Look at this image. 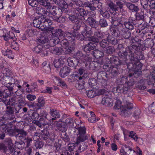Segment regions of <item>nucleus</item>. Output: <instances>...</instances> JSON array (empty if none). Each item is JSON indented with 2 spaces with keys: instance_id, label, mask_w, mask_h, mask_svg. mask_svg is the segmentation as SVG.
<instances>
[{
  "instance_id": "49",
  "label": "nucleus",
  "mask_w": 155,
  "mask_h": 155,
  "mask_svg": "<svg viewBox=\"0 0 155 155\" xmlns=\"http://www.w3.org/2000/svg\"><path fill=\"white\" fill-rule=\"evenodd\" d=\"M108 5L111 10L115 11V13L117 14L116 12L118 11V7L115 4L112 2H110L108 4Z\"/></svg>"
},
{
  "instance_id": "54",
  "label": "nucleus",
  "mask_w": 155,
  "mask_h": 155,
  "mask_svg": "<svg viewBox=\"0 0 155 155\" xmlns=\"http://www.w3.org/2000/svg\"><path fill=\"white\" fill-rule=\"evenodd\" d=\"M95 32L94 33V35L95 37L97 38L99 41L100 40L104 38V35L102 33L100 32L97 30H95Z\"/></svg>"
},
{
  "instance_id": "48",
  "label": "nucleus",
  "mask_w": 155,
  "mask_h": 155,
  "mask_svg": "<svg viewBox=\"0 0 155 155\" xmlns=\"http://www.w3.org/2000/svg\"><path fill=\"white\" fill-rule=\"evenodd\" d=\"M150 0H140L141 5L145 10L149 9L148 5Z\"/></svg>"
},
{
  "instance_id": "25",
  "label": "nucleus",
  "mask_w": 155,
  "mask_h": 155,
  "mask_svg": "<svg viewBox=\"0 0 155 155\" xmlns=\"http://www.w3.org/2000/svg\"><path fill=\"white\" fill-rule=\"evenodd\" d=\"M84 5V7L89 8L90 10L96 9V7L94 6V0L85 2Z\"/></svg>"
},
{
  "instance_id": "26",
  "label": "nucleus",
  "mask_w": 155,
  "mask_h": 155,
  "mask_svg": "<svg viewBox=\"0 0 155 155\" xmlns=\"http://www.w3.org/2000/svg\"><path fill=\"white\" fill-rule=\"evenodd\" d=\"M120 34L124 39H128L131 36L130 32L126 29L123 28L120 32Z\"/></svg>"
},
{
  "instance_id": "55",
  "label": "nucleus",
  "mask_w": 155,
  "mask_h": 155,
  "mask_svg": "<svg viewBox=\"0 0 155 155\" xmlns=\"http://www.w3.org/2000/svg\"><path fill=\"white\" fill-rule=\"evenodd\" d=\"M144 14L143 11L136 14V18L138 20H143L144 18Z\"/></svg>"
},
{
  "instance_id": "52",
  "label": "nucleus",
  "mask_w": 155,
  "mask_h": 155,
  "mask_svg": "<svg viewBox=\"0 0 155 155\" xmlns=\"http://www.w3.org/2000/svg\"><path fill=\"white\" fill-rule=\"evenodd\" d=\"M126 148H128V151H127V152H126L123 149L121 150H120V153L121 155H127V152L128 153L129 151H130V152H132V153H135V151L134 150H132V149L130 147H126ZM128 155H130V153H129Z\"/></svg>"
},
{
  "instance_id": "22",
  "label": "nucleus",
  "mask_w": 155,
  "mask_h": 155,
  "mask_svg": "<svg viewBox=\"0 0 155 155\" xmlns=\"http://www.w3.org/2000/svg\"><path fill=\"white\" fill-rule=\"evenodd\" d=\"M125 5L126 7L132 12H137L139 11L138 6L130 2H126Z\"/></svg>"
},
{
  "instance_id": "27",
  "label": "nucleus",
  "mask_w": 155,
  "mask_h": 155,
  "mask_svg": "<svg viewBox=\"0 0 155 155\" xmlns=\"http://www.w3.org/2000/svg\"><path fill=\"white\" fill-rule=\"evenodd\" d=\"M86 22L88 25L93 28H95L97 25V22L96 20L91 17H88Z\"/></svg>"
},
{
  "instance_id": "3",
  "label": "nucleus",
  "mask_w": 155,
  "mask_h": 155,
  "mask_svg": "<svg viewBox=\"0 0 155 155\" xmlns=\"http://www.w3.org/2000/svg\"><path fill=\"white\" fill-rule=\"evenodd\" d=\"M64 35V32L60 29H56L52 31V38L50 41V46H53L61 42V41H63Z\"/></svg>"
},
{
  "instance_id": "63",
  "label": "nucleus",
  "mask_w": 155,
  "mask_h": 155,
  "mask_svg": "<svg viewBox=\"0 0 155 155\" xmlns=\"http://www.w3.org/2000/svg\"><path fill=\"white\" fill-rule=\"evenodd\" d=\"M99 22L102 27H106L108 25L106 20L104 18L101 19Z\"/></svg>"
},
{
  "instance_id": "43",
  "label": "nucleus",
  "mask_w": 155,
  "mask_h": 155,
  "mask_svg": "<svg viewBox=\"0 0 155 155\" xmlns=\"http://www.w3.org/2000/svg\"><path fill=\"white\" fill-rule=\"evenodd\" d=\"M124 25L126 28L130 30L134 29V28L133 23L132 21H125L124 22Z\"/></svg>"
},
{
  "instance_id": "6",
  "label": "nucleus",
  "mask_w": 155,
  "mask_h": 155,
  "mask_svg": "<svg viewBox=\"0 0 155 155\" xmlns=\"http://www.w3.org/2000/svg\"><path fill=\"white\" fill-rule=\"evenodd\" d=\"M130 60L131 61H134L135 62V65H136L137 67L135 69V70L133 71L134 72L133 74L131 73L129 74V77H131L134 74H137L138 76L141 75L142 72L141 70V67L142 66V64L140 62L139 59L137 58H134L133 57L131 56L130 58Z\"/></svg>"
},
{
  "instance_id": "28",
  "label": "nucleus",
  "mask_w": 155,
  "mask_h": 155,
  "mask_svg": "<svg viewBox=\"0 0 155 155\" xmlns=\"http://www.w3.org/2000/svg\"><path fill=\"white\" fill-rule=\"evenodd\" d=\"M118 55L121 58L123 59L121 61H126L125 63H127V52L126 50L120 51L118 52Z\"/></svg>"
},
{
  "instance_id": "57",
  "label": "nucleus",
  "mask_w": 155,
  "mask_h": 155,
  "mask_svg": "<svg viewBox=\"0 0 155 155\" xmlns=\"http://www.w3.org/2000/svg\"><path fill=\"white\" fill-rule=\"evenodd\" d=\"M43 49V48L42 46L40 45H39L35 47V48L33 49V51L36 53H39L41 52Z\"/></svg>"
},
{
  "instance_id": "17",
  "label": "nucleus",
  "mask_w": 155,
  "mask_h": 155,
  "mask_svg": "<svg viewBox=\"0 0 155 155\" xmlns=\"http://www.w3.org/2000/svg\"><path fill=\"white\" fill-rule=\"evenodd\" d=\"M74 57L76 58L78 60L79 59L82 60L83 58H84L85 59L82 61L83 62L90 60V59H89L88 56L84 55L82 52L80 51H78L75 53L74 54Z\"/></svg>"
},
{
  "instance_id": "32",
  "label": "nucleus",
  "mask_w": 155,
  "mask_h": 155,
  "mask_svg": "<svg viewBox=\"0 0 155 155\" xmlns=\"http://www.w3.org/2000/svg\"><path fill=\"white\" fill-rule=\"evenodd\" d=\"M65 35H64V36L65 37V39L67 40L70 41H72L75 39V36L76 35V34H72L68 32H66Z\"/></svg>"
},
{
  "instance_id": "56",
  "label": "nucleus",
  "mask_w": 155,
  "mask_h": 155,
  "mask_svg": "<svg viewBox=\"0 0 155 155\" xmlns=\"http://www.w3.org/2000/svg\"><path fill=\"white\" fill-rule=\"evenodd\" d=\"M115 51V49L113 46H109L106 49L105 52L107 54H112Z\"/></svg>"
},
{
  "instance_id": "36",
  "label": "nucleus",
  "mask_w": 155,
  "mask_h": 155,
  "mask_svg": "<svg viewBox=\"0 0 155 155\" xmlns=\"http://www.w3.org/2000/svg\"><path fill=\"white\" fill-rule=\"evenodd\" d=\"M97 58H98L103 57L104 55V53L97 50H94L91 53Z\"/></svg>"
},
{
  "instance_id": "16",
  "label": "nucleus",
  "mask_w": 155,
  "mask_h": 155,
  "mask_svg": "<svg viewBox=\"0 0 155 155\" xmlns=\"http://www.w3.org/2000/svg\"><path fill=\"white\" fill-rule=\"evenodd\" d=\"M45 19H42V17L35 18L33 20V25L34 27H36L41 29L42 27V22L44 21Z\"/></svg>"
},
{
  "instance_id": "4",
  "label": "nucleus",
  "mask_w": 155,
  "mask_h": 155,
  "mask_svg": "<svg viewBox=\"0 0 155 155\" xmlns=\"http://www.w3.org/2000/svg\"><path fill=\"white\" fill-rule=\"evenodd\" d=\"M140 41L137 38L133 39L132 40V43L128 48L129 51L130 53L129 55V59L132 57L134 58H137L134 56V52L136 53V51H137L138 47L140 43Z\"/></svg>"
},
{
  "instance_id": "50",
  "label": "nucleus",
  "mask_w": 155,
  "mask_h": 155,
  "mask_svg": "<svg viewBox=\"0 0 155 155\" xmlns=\"http://www.w3.org/2000/svg\"><path fill=\"white\" fill-rule=\"evenodd\" d=\"M76 129L78 131L77 134L86 135V129L85 127L80 126Z\"/></svg>"
},
{
  "instance_id": "31",
  "label": "nucleus",
  "mask_w": 155,
  "mask_h": 155,
  "mask_svg": "<svg viewBox=\"0 0 155 155\" xmlns=\"http://www.w3.org/2000/svg\"><path fill=\"white\" fill-rule=\"evenodd\" d=\"M2 53L4 55L8 57L9 58L12 59L14 58L13 54L12 51L10 49H7L6 50H2Z\"/></svg>"
},
{
  "instance_id": "8",
  "label": "nucleus",
  "mask_w": 155,
  "mask_h": 155,
  "mask_svg": "<svg viewBox=\"0 0 155 155\" xmlns=\"http://www.w3.org/2000/svg\"><path fill=\"white\" fill-rule=\"evenodd\" d=\"M12 124L10 122L7 124H4V126L5 127H4L3 129V132L6 133L9 135L15 136L16 137L17 134L16 130H18V129H12Z\"/></svg>"
},
{
  "instance_id": "23",
  "label": "nucleus",
  "mask_w": 155,
  "mask_h": 155,
  "mask_svg": "<svg viewBox=\"0 0 155 155\" xmlns=\"http://www.w3.org/2000/svg\"><path fill=\"white\" fill-rule=\"evenodd\" d=\"M101 103L106 106H111L112 105V100L108 96H105L103 98Z\"/></svg>"
},
{
  "instance_id": "19",
  "label": "nucleus",
  "mask_w": 155,
  "mask_h": 155,
  "mask_svg": "<svg viewBox=\"0 0 155 155\" xmlns=\"http://www.w3.org/2000/svg\"><path fill=\"white\" fill-rule=\"evenodd\" d=\"M49 114L51 115L53 117L52 118H49V119H51V123H52V121L56 120L60 117V113L58 111L55 109H51L50 110Z\"/></svg>"
},
{
  "instance_id": "64",
  "label": "nucleus",
  "mask_w": 155,
  "mask_h": 155,
  "mask_svg": "<svg viewBox=\"0 0 155 155\" xmlns=\"http://www.w3.org/2000/svg\"><path fill=\"white\" fill-rule=\"evenodd\" d=\"M28 3L32 7H36L38 4V2L36 0H28Z\"/></svg>"
},
{
  "instance_id": "2",
  "label": "nucleus",
  "mask_w": 155,
  "mask_h": 155,
  "mask_svg": "<svg viewBox=\"0 0 155 155\" xmlns=\"http://www.w3.org/2000/svg\"><path fill=\"white\" fill-rule=\"evenodd\" d=\"M85 79L84 77L79 76L77 73H73L69 76L68 81L70 83L74 82L77 81L76 87L78 89L80 90L84 88Z\"/></svg>"
},
{
  "instance_id": "14",
  "label": "nucleus",
  "mask_w": 155,
  "mask_h": 155,
  "mask_svg": "<svg viewBox=\"0 0 155 155\" xmlns=\"http://www.w3.org/2000/svg\"><path fill=\"white\" fill-rule=\"evenodd\" d=\"M116 14L115 12L114 13V14L111 15V16L112 24L115 26H122L120 18L117 17Z\"/></svg>"
},
{
  "instance_id": "30",
  "label": "nucleus",
  "mask_w": 155,
  "mask_h": 155,
  "mask_svg": "<svg viewBox=\"0 0 155 155\" xmlns=\"http://www.w3.org/2000/svg\"><path fill=\"white\" fill-rule=\"evenodd\" d=\"M88 139V137L86 135L77 134L76 143L78 144L87 140Z\"/></svg>"
},
{
  "instance_id": "1",
  "label": "nucleus",
  "mask_w": 155,
  "mask_h": 155,
  "mask_svg": "<svg viewBox=\"0 0 155 155\" xmlns=\"http://www.w3.org/2000/svg\"><path fill=\"white\" fill-rule=\"evenodd\" d=\"M124 104V106L121 111V115L125 117H127L131 114V110L133 107V105L132 103L133 100L129 96L124 97L123 99Z\"/></svg>"
},
{
  "instance_id": "5",
  "label": "nucleus",
  "mask_w": 155,
  "mask_h": 155,
  "mask_svg": "<svg viewBox=\"0 0 155 155\" xmlns=\"http://www.w3.org/2000/svg\"><path fill=\"white\" fill-rule=\"evenodd\" d=\"M12 108L9 106L6 107L5 113L3 117L0 118V122L5 124V121L7 120H12L14 117Z\"/></svg>"
},
{
  "instance_id": "37",
  "label": "nucleus",
  "mask_w": 155,
  "mask_h": 155,
  "mask_svg": "<svg viewBox=\"0 0 155 155\" xmlns=\"http://www.w3.org/2000/svg\"><path fill=\"white\" fill-rule=\"evenodd\" d=\"M51 52L53 54L60 55L63 52L62 49L61 48L54 47L51 50Z\"/></svg>"
},
{
  "instance_id": "39",
  "label": "nucleus",
  "mask_w": 155,
  "mask_h": 155,
  "mask_svg": "<svg viewBox=\"0 0 155 155\" xmlns=\"http://www.w3.org/2000/svg\"><path fill=\"white\" fill-rule=\"evenodd\" d=\"M130 60L131 61V63L128 64L127 60V63H125V64H127V68L129 71H133L134 70H135V69L137 67V66H136V65H135V62L134 61H131L130 59Z\"/></svg>"
},
{
  "instance_id": "47",
  "label": "nucleus",
  "mask_w": 155,
  "mask_h": 155,
  "mask_svg": "<svg viewBox=\"0 0 155 155\" xmlns=\"http://www.w3.org/2000/svg\"><path fill=\"white\" fill-rule=\"evenodd\" d=\"M54 81H58V84H60V85L62 86L63 87H67V85L64 81L62 80L60 78L54 76Z\"/></svg>"
},
{
  "instance_id": "13",
  "label": "nucleus",
  "mask_w": 155,
  "mask_h": 155,
  "mask_svg": "<svg viewBox=\"0 0 155 155\" xmlns=\"http://www.w3.org/2000/svg\"><path fill=\"white\" fill-rule=\"evenodd\" d=\"M97 77L98 80L102 83H105L108 80L107 74L105 71L99 72L97 74Z\"/></svg>"
},
{
  "instance_id": "18",
  "label": "nucleus",
  "mask_w": 155,
  "mask_h": 155,
  "mask_svg": "<svg viewBox=\"0 0 155 155\" xmlns=\"http://www.w3.org/2000/svg\"><path fill=\"white\" fill-rule=\"evenodd\" d=\"M148 6L150 14L155 17V0H150Z\"/></svg>"
},
{
  "instance_id": "7",
  "label": "nucleus",
  "mask_w": 155,
  "mask_h": 155,
  "mask_svg": "<svg viewBox=\"0 0 155 155\" xmlns=\"http://www.w3.org/2000/svg\"><path fill=\"white\" fill-rule=\"evenodd\" d=\"M2 36L5 41H8L10 46L12 48L17 51L19 49V46L15 41L16 39L15 37H10L8 34L3 35Z\"/></svg>"
},
{
  "instance_id": "11",
  "label": "nucleus",
  "mask_w": 155,
  "mask_h": 155,
  "mask_svg": "<svg viewBox=\"0 0 155 155\" xmlns=\"http://www.w3.org/2000/svg\"><path fill=\"white\" fill-rule=\"evenodd\" d=\"M33 123L39 127L51 124V119H49V117H47L40 118L39 121L35 120V122H33Z\"/></svg>"
},
{
  "instance_id": "60",
  "label": "nucleus",
  "mask_w": 155,
  "mask_h": 155,
  "mask_svg": "<svg viewBox=\"0 0 155 155\" xmlns=\"http://www.w3.org/2000/svg\"><path fill=\"white\" fill-rule=\"evenodd\" d=\"M3 73L4 74L6 75V76H9L12 75V73L11 71L7 68H5L4 69Z\"/></svg>"
},
{
  "instance_id": "62",
  "label": "nucleus",
  "mask_w": 155,
  "mask_h": 155,
  "mask_svg": "<svg viewBox=\"0 0 155 155\" xmlns=\"http://www.w3.org/2000/svg\"><path fill=\"white\" fill-rule=\"evenodd\" d=\"M9 78V76H5L3 78L2 82L3 84H4L5 85V86L10 84Z\"/></svg>"
},
{
  "instance_id": "33",
  "label": "nucleus",
  "mask_w": 155,
  "mask_h": 155,
  "mask_svg": "<svg viewBox=\"0 0 155 155\" xmlns=\"http://www.w3.org/2000/svg\"><path fill=\"white\" fill-rule=\"evenodd\" d=\"M95 44L92 42H89L86 45L84 46L83 47L84 51L87 52L91 50H93L95 47Z\"/></svg>"
},
{
  "instance_id": "29",
  "label": "nucleus",
  "mask_w": 155,
  "mask_h": 155,
  "mask_svg": "<svg viewBox=\"0 0 155 155\" xmlns=\"http://www.w3.org/2000/svg\"><path fill=\"white\" fill-rule=\"evenodd\" d=\"M16 98L13 97L10 98L9 100L5 99L3 101V103L6 105H10L12 106L14 105L16 103Z\"/></svg>"
},
{
  "instance_id": "24",
  "label": "nucleus",
  "mask_w": 155,
  "mask_h": 155,
  "mask_svg": "<svg viewBox=\"0 0 155 155\" xmlns=\"http://www.w3.org/2000/svg\"><path fill=\"white\" fill-rule=\"evenodd\" d=\"M67 61L68 65L71 67H74L76 66L78 64V61L75 59V58L69 57L68 58Z\"/></svg>"
},
{
  "instance_id": "46",
  "label": "nucleus",
  "mask_w": 155,
  "mask_h": 155,
  "mask_svg": "<svg viewBox=\"0 0 155 155\" xmlns=\"http://www.w3.org/2000/svg\"><path fill=\"white\" fill-rule=\"evenodd\" d=\"M51 7L49 8L50 12L49 13H50L53 16H55L58 15V12L61 11V10L59 9L58 8H56V7L53 6L51 9Z\"/></svg>"
},
{
  "instance_id": "51",
  "label": "nucleus",
  "mask_w": 155,
  "mask_h": 155,
  "mask_svg": "<svg viewBox=\"0 0 155 155\" xmlns=\"http://www.w3.org/2000/svg\"><path fill=\"white\" fill-rule=\"evenodd\" d=\"M25 143L22 141L20 142H16L15 143V146L19 149L22 150L25 147Z\"/></svg>"
},
{
  "instance_id": "38",
  "label": "nucleus",
  "mask_w": 155,
  "mask_h": 155,
  "mask_svg": "<svg viewBox=\"0 0 155 155\" xmlns=\"http://www.w3.org/2000/svg\"><path fill=\"white\" fill-rule=\"evenodd\" d=\"M76 10L77 12L76 14H80V15L83 17L87 15V14L86 10L84 8H81L80 7H77L76 8Z\"/></svg>"
},
{
  "instance_id": "10",
  "label": "nucleus",
  "mask_w": 155,
  "mask_h": 155,
  "mask_svg": "<svg viewBox=\"0 0 155 155\" xmlns=\"http://www.w3.org/2000/svg\"><path fill=\"white\" fill-rule=\"evenodd\" d=\"M130 88L127 84H125L124 85H118L117 87H114L113 90L114 93H119L122 92L123 93L125 94L127 93Z\"/></svg>"
},
{
  "instance_id": "42",
  "label": "nucleus",
  "mask_w": 155,
  "mask_h": 155,
  "mask_svg": "<svg viewBox=\"0 0 155 155\" xmlns=\"http://www.w3.org/2000/svg\"><path fill=\"white\" fill-rule=\"evenodd\" d=\"M86 94L88 97L90 98H92L98 95V94L94 90H91L86 91Z\"/></svg>"
},
{
  "instance_id": "61",
  "label": "nucleus",
  "mask_w": 155,
  "mask_h": 155,
  "mask_svg": "<svg viewBox=\"0 0 155 155\" xmlns=\"http://www.w3.org/2000/svg\"><path fill=\"white\" fill-rule=\"evenodd\" d=\"M72 1L77 5L82 7H84V3L81 0H72Z\"/></svg>"
},
{
  "instance_id": "12",
  "label": "nucleus",
  "mask_w": 155,
  "mask_h": 155,
  "mask_svg": "<svg viewBox=\"0 0 155 155\" xmlns=\"http://www.w3.org/2000/svg\"><path fill=\"white\" fill-rule=\"evenodd\" d=\"M16 130L17 131L16 137V140L19 139L21 141L25 140L27 134L26 132L23 129H18Z\"/></svg>"
},
{
  "instance_id": "35",
  "label": "nucleus",
  "mask_w": 155,
  "mask_h": 155,
  "mask_svg": "<svg viewBox=\"0 0 155 155\" xmlns=\"http://www.w3.org/2000/svg\"><path fill=\"white\" fill-rule=\"evenodd\" d=\"M127 77L126 76H121L120 78H118L116 81V83L118 84V85H124L125 84L127 80Z\"/></svg>"
},
{
  "instance_id": "40",
  "label": "nucleus",
  "mask_w": 155,
  "mask_h": 155,
  "mask_svg": "<svg viewBox=\"0 0 155 155\" xmlns=\"http://www.w3.org/2000/svg\"><path fill=\"white\" fill-rule=\"evenodd\" d=\"M109 70L111 74L114 77L117 76L119 74L117 66H112L110 68Z\"/></svg>"
},
{
  "instance_id": "15",
  "label": "nucleus",
  "mask_w": 155,
  "mask_h": 155,
  "mask_svg": "<svg viewBox=\"0 0 155 155\" xmlns=\"http://www.w3.org/2000/svg\"><path fill=\"white\" fill-rule=\"evenodd\" d=\"M36 12L39 15L46 16L49 15L50 10L49 8L46 9L41 7H39L36 8Z\"/></svg>"
},
{
  "instance_id": "41",
  "label": "nucleus",
  "mask_w": 155,
  "mask_h": 155,
  "mask_svg": "<svg viewBox=\"0 0 155 155\" xmlns=\"http://www.w3.org/2000/svg\"><path fill=\"white\" fill-rule=\"evenodd\" d=\"M49 135L48 131L46 130H44L40 133V139L46 140L48 138Z\"/></svg>"
},
{
  "instance_id": "34",
  "label": "nucleus",
  "mask_w": 155,
  "mask_h": 155,
  "mask_svg": "<svg viewBox=\"0 0 155 155\" xmlns=\"http://www.w3.org/2000/svg\"><path fill=\"white\" fill-rule=\"evenodd\" d=\"M93 32L92 30L85 29L82 32V35L83 37L87 38H88L93 35Z\"/></svg>"
},
{
  "instance_id": "44",
  "label": "nucleus",
  "mask_w": 155,
  "mask_h": 155,
  "mask_svg": "<svg viewBox=\"0 0 155 155\" xmlns=\"http://www.w3.org/2000/svg\"><path fill=\"white\" fill-rule=\"evenodd\" d=\"M74 120L72 118H68L66 119L65 122L69 127L71 128L74 127Z\"/></svg>"
},
{
  "instance_id": "53",
  "label": "nucleus",
  "mask_w": 155,
  "mask_h": 155,
  "mask_svg": "<svg viewBox=\"0 0 155 155\" xmlns=\"http://www.w3.org/2000/svg\"><path fill=\"white\" fill-rule=\"evenodd\" d=\"M40 4L41 5L44 6L45 9H47V8L51 7V3L49 2H48L45 1L44 0H41L40 1Z\"/></svg>"
},
{
  "instance_id": "45",
  "label": "nucleus",
  "mask_w": 155,
  "mask_h": 155,
  "mask_svg": "<svg viewBox=\"0 0 155 155\" xmlns=\"http://www.w3.org/2000/svg\"><path fill=\"white\" fill-rule=\"evenodd\" d=\"M107 40L108 42L114 45H116L117 43V39L110 35H108L107 38Z\"/></svg>"
},
{
  "instance_id": "58",
  "label": "nucleus",
  "mask_w": 155,
  "mask_h": 155,
  "mask_svg": "<svg viewBox=\"0 0 155 155\" xmlns=\"http://www.w3.org/2000/svg\"><path fill=\"white\" fill-rule=\"evenodd\" d=\"M48 39L44 37H41L38 40V42L39 44H44L47 43Z\"/></svg>"
},
{
  "instance_id": "20",
  "label": "nucleus",
  "mask_w": 155,
  "mask_h": 155,
  "mask_svg": "<svg viewBox=\"0 0 155 155\" xmlns=\"http://www.w3.org/2000/svg\"><path fill=\"white\" fill-rule=\"evenodd\" d=\"M111 63H113L115 64L114 66H117L119 64H125L126 61H121V60H119L118 58L116 56H112L109 59Z\"/></svg>"
},
{
  "instance_id": "9",
  "label": "nucleus",
  "mask_w": 155,
  "mask_h": 155,
  "mask_svg": "<svg viewBox=\"0 0 155 155\" xmlns=\"http://www.w3.org/2000/svg\"><path fill=\"white\" fill-rule=\"evenodd\" d=\"M42 19H45L43 22H42V27H41V30L43 31L44 32L46 33L49 31H50V27L52 25V22L51 20L46 17H42Z\"/></svg>"
},
{
  "instance_id": "59",
  "label": "nucleus",
  "mask_w": 155,
  "mask_h": 155,
  "mask_svg": "<svg viewBox=\"0 0 155 155\" xmlns=\"http://www.w3.org/2000/svg\"><path fill=\"white\" fill-rule=\"evenodd\" d=\"M100 45L101 47L103 48H105L109 45L108 42L107 40L103 39L100 42Z\"/></svg>"
},
{
  "instance_id": "21",
  "label": "nucleus",
  "mask_w": 155,
  "mask_h": 155,
  "mask_svg": "<svg viewBox=\"0 0 155 155\" xmlns=\"http://www.w3.org/2000/svg\"><path fill=\"white\" fill-rule=\"evenodd\" d=\"M71 71L70 68L67 66L62 68L60 70L59 74L62 78H64L68 76Z\"/></svg>"
}]
</instances>
